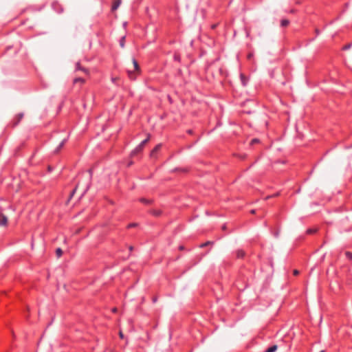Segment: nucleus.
Listing matches in <instances>:
<instances>
[{
    "label": "nucleus",
    "mask_w": 352,
    "mask_h": 352,
    "mask_svg": "<svg viewBox=\"0 0 352 352\" xmlns=\"http://www.w3.org/2000/svg\"><path fill=\"white\" fill-rule=\"evenodd\" d=\"M150 138V135H148V137L142 140L131 153V156H135L138 153L142 151L145 144L148 142Z\"/></svg>",
    "instance_id": "nucleus-1"
},
{
    "label": "nucleus",
    "mask_w": 352,
    "mask_h": 352,
    "mask_svg": "<svg viewBox=\"0 0 352 352\" xmlns=\"http://www.w3.org/2000/svg\"><path fill=\"white\" fill-rule=\"evenodd\" d=\"M239 76L241 85L246 87L249 82V77L245 76L243 73H241Z\"/></svg>",
    "instance_id": "nucleus-2"
},
{
    "label": "nucleus",
    "mask_w": 352,
    "mask_h": 352,
    "mask_svg": "<svg viewBox=\"0 0 352 352\" xmlns=\"http://www.w3.org/2000/svg\"><path fill=\"white\" fill-rule=\"evenodd\" d=\"M91 175H92L91 170H89L88 174H86V177H87L89 182L87 183V184L86 185V186L84 188V193H85L89 188L90 179L91 178Z\"/></svg>",
    "instance_id": "nucleus-3"
},
{
    "label": "nucleus",
    "mask_w": 352,
    "mask_h": 352,
    "mask_svg": "<svg viewBox=\"0 0 352 352\" xmlns=\"http://www.w3.org/2000/svg\"><path fill=\"white\" fill-rule=\"evenodd\" d=\"M75 70L76 71H82V72H85L86 74H89L88 69L82 67L80 65V63H78V62L76 63V64Z\"/></svg>",
    "instance_id": "nucleus-4"
},
{
    "label": "nucleus",
    "mask_w": 352,
    "mask_h": 352,
    "mask_svg": "<svg viewBox=\"0 0 352 352\" xmlns=\"http://www.w3.org/2000/svg\"><path fill=\"white\" fill-rule=\"evenodd\" d=\"M69 139V137H67L65 138H64L61 142L59 144V145L57 146V148H56L55 150V153H58L59 152V151L63 147V146L65 145V144L67 142Z\"/></svg>",
    "instance_id": "nucleus-5"
},
{
    "label": "nucleus",
    "mask_w": 352,
    "mask_h": 352,
    "mask_svg": "<svg viewBox=\"0 0 352 352\" xmlns=\"http://www.w3.org/2000/svg\"><path fill=\"white\" fill-rule=\"evenodd\" d=\"M132 62H133V66H134L135 72H136L138 73H140V66L138 65V61L135 60V58H133L132 59Z\"/></svg>",
    "instance_id": "nucleus-6"
},
{
    "label": "nucleus",
    "mask_w": 352,
    "mask_h": 352,
    "mask_svg": "<svg viewBox=\"0 0 352 352\" xmlns=\"http://www.w3.org/2000/svg\"><path fill=\"white\" fill-rule=\"evenodd\" d=\"M8 223V219L5 215H1L0 219V226H6Z\"/></svg>",
    "instance_id": "nucleus-7"
},
{
    "label": "nucleus",
    "mask_w": 352,
    "mask_h": 352,
    "mask_svg": "<svg viewBox=\"0 0 352 352\" xmlns=\"http://www.w3.org/2000/svg\"><path fill=\"white\" fill-rule=\"evenodd\" d=\"M236 256L238 258H241L245 256V252L243 250H237L236 251Z\"/></svg>",
    "instance_id": "nucleus-8"
},
{
    "label": "nucleus",
    "mask_w": 352,
    "mask_h": 352,
    "mask_svg": "<svg viewBox=\"0 0 352 352\" xmlns=\"http://www.w3.org/2000/svg\"><path fill=\"white\" fill-rule=\"evenodd\" d=\"M120 3H121L120 0H117V1H116L113 3V6H112V8H111L112 10H117V9L118 8V7L120 6Z\"/></svg>",
    "instance_id": "nucleus-9"
},
{
    "label": "nucleus",
    "mask_w": 352,
    "mask_h": 352,
    "mask_svg": "<svg viewBox=\"0 0 352 352\" xmlns=\"http://www.w3.org/2000/svg\"><path fill=\"white\" fill-rule=\"evenodd\" d=\"M278 349V346L276 344H274L271 346H270L265 352H275Z\"/></svg>",
    "instance_id": "nucleus-10"
},
{
    "label": "nucleus",
    "mask_w": 352,
    "mask_h": 352,
    "mask_svg": "<svg viewBox=\"0 0 352 352\" xmlns=\"http://www.w3.org/2000/svg\"><path fill=\"white\" fill-rule=\"evenodd\" d=\"M119 43H120V46L122 47V48H124V46H125V36H123L120 38V41H119Z\"/></svg>",
    "instance_id": "nucleus-11"
},
{
    "label": "nucleus",
    "mask_w": 352,
    "mask_h": 352,
    "mask_svg": "<svg viewBox=\"0 0 352 352\" xmlns=\"http://www.w3.org/2000/svg\"><path fill=\"white\" fill-rule=\"evenodd\" d=\"M85 82V79H83L82 78H76L74 79V83L76 84L78 82H80L82 84H83L84 82Z\"/></svg>",
    "instance_id": "nucleus-12"
},
{
    "label": "nucleus",
    "mask_w": 352,
    "mask_h": 352,
    "mask_svg": "<svg viewBox=\"0 0 352 352\" xmlns=\"http://www.w3.org/2000/svg\"><path fill=\"white\" fill-rule=\"evenodd\" d=\"M129 77L131 80H135L136 78V75L135 74L134 72L132 71H128Z\"/></svg>",
    "instance_id": "nucleus-13"
},
{
    "label": "nucleus",
    "mask_w": 352,
    "mask_h": 352,
    "mask_svg": "<svg viewBox=\"0 0 352 352\" xmlns=\"http://www.w3.org/2000/svg\"><path fill=\"white\" fill-rule=\"evenodd\" d=\"M289 23V20L287 19H282L280 21V25L282 27H285Z\"/></svg>",
    "instance_id": "nucleus-14"
},
{
    "label": "nucleus",
    "mask_w": 352,
    "mask_h": 352,
    "mask_svg": "<svg viewBox=\"0 0 352 352\" xmlns=\"http://www.w3.org/2000/svg\"><path fill=\"white\" fill-rule=\"evenodd\" d=\"M56 254L58 257H60L63 254V251L61 248H58L56 250Z\"/></svg>",
    "instance_id": "nucleus-15"
},
{
    "label": "nucleus",
    "mask_w": 352,
    "mask_h": 352,
    "mask_svg": "<svg viewBox=\"0 0 352 352\" xmlns=\"http://www.w3.org/2000/svg\"><path fill=\"white\" fill-rule=\"evenodd\" d=\"M23 113H20L17 115V122H16V124H17L20 120L23 118Z\"/></svg>",
    "instance_id": "nucleus-16"
},
{
    "label": "nucleus",
    "mask_w": 352,
    "mask_h": 352,
    "mask_svg": "<svg viewBox=\"0 0 352 352\" xmlns=\"http://www.w3.org/2000/svg\"><path fill=\"white\" fill-rule=\"evenodd\" d=\"M345 256L349 260H352V253L350 252H346Z\"/></svg>",
    "instance_id": "nucleus-17"
},
{
    "label": "nucleus",
    "mask_w": 352,
    "mask_h": 352,
    "mask_svg": "<svg viewBox=\"0 0 352 352\" xmlns=\"http://www.w3.org/2000/svg\"><path fill=\"white\" fill-rule=\"evenodd\" d=\"M259 142V140L257 139V138H254L251 140L250 142V145H253L254 144H256V143H258Z\"/></svg>",
    "instance_id": "nucleus-18"
},
{
    "label": "nucleus",
    "mask_w": 352,
    "mask_h": 352,
    "mask_svg": "<svg viewBox=\"0 0 352 352\" xmlns=\"http://www.w3.org/2000/svg\"><path fill=\"white\" fill-rule=\"evenodd\" d=\"M316 232V230H314V229H308L307 230V233L308 234H313V233H315Z\"/></svg>",
    "instance_id": "nucleus-19"
},
{
    "label": "nucleus",
    "mask_w": 352,
    "mask_h": 352,
    "mask_svg": "<svg viewBox=\"0 0 352 352\" xmlns=\"http://www.w3.org/2000/svg\"><path fill=\"white\" fill-rule=\"evenodd\" d=\"M160 146H161V145H160V144L157 145V146L154 148V149L153 150L152 153H153V152H155V151H158V150L160 149Z\"/></svg>",
    "instance_id": "nucleus-20"
},
{
    "label": "nucleus",
    "mask_w": 352,
    "mask_h": 352,
    "mask_svg": "<svg viewBox=\"0 0 352 352\" xmlns=\"http://www.w3.org/2000/svg\"><path fill=\"white\" fill-rule=\"evenodd\" d=\"M136 223H129L128 226H127V228H133V227H135L136 226Z\"/></svg>",
    "instance_id": "nucleus-21"
},
{
    "label": "nucleus",
    "mask_w": 352,
    "mask_h": 352,
    "mask_svg": "<svg viewBox=\"0 0 352 352\" xmlns=\"http://www.w3.org/2000/svg\"><path fill=\"white\" fill-rule=\"evenodd\" d=\"M209 243H210V242H209V241H208V242H206V243H202L201 245H200V247H201V248H204V247L206 246V245H207L208 244H209Z\"/></svg>",
    "instance_id": "nucleus-22"
},
{
    "label": "nucleus",
    "mask_w": 352,
    "mask_h": 352,
    "mask_svg": "<svg viewBox=\"0 0 352 352\" xmlns=\"http://www.w3.org/2000/svg\"><path fill=\"white\" fill-rule=\"evenodd\" d=\"M351 47V45H345L344 47H343V50H348Z\"/></svg>",
    "instance_id": "nucleus-23"
},
{
    "label": "nucleus",
    "mask_w": 352,
    "mask_h": 352,
    "mask_svg": "<svg viewBox=\"0 0 352 352\" xmlns=\"http://www.w3.org/2000/svg\"><path fill=\"white\" fill-rule=\"evenodd\" d=\"M157 297H154V298H153V303H155V302H157Z\"/></svg>",
    "instance_id": "nucleus-24"
},
{
    "label": "nucleus",
    "mask_w": 352,
    "mask_h": 352,
    "mask_svg": "<svg viewBox=\"0 0 352 352\" xmlns=\"http://www.w3.org/2000/svg\"><path fill=\"white\" fill-rule=\"evenodd\" d=\"M141 201H142L144 203H148V201L144 199H141Z\"/></svg>",
    "instance_id": "nucleus-25"
},
{
    "label": "nucleus",
    "mask_w": 352,
    "mask_h": 352,
    "mask_svg": "<svg viewBox=\"0 0 352 352\" xmlns=\"http://www.w3.org/2000/svg\"><path fill=\"white\" fill-rule=\"evenodd\" d=\"M294 274L295 275L298 274V270H294Z\"/></svg>",
    "instance_id": "nucleus-26"
},
{
    "label": "nucleus",
    "mask_w": 352,
    "mask_h": 352,
    "mask_svg": "<svg viewBox=\"0 0 352 352\" xmlns=\"http://www.w3.org/2000/svg\"><path fill=\"white\" fill-rule=\"evenodd\" d=\"M250 212H251L252 214H254V213H255V210H252L250 211Z\"/></svg>",
    "instance_id": "nucleus-27"
},
{
    "label": "nucleus",
    "mask_w": 352,
    "mask_h": 352,
    "mask_svg": "<svg viewBox=\"0 0 352 352\" xmlns=\"http://www.w3.org/2000/svg\"><path fill=\"white\" fill-rule=\"evenodd\" d=\"M76 188L72 191V196L74 194V192H75V191H76Z\"/></svg>",
    "instance_id": "nucleus-28"
},
{
    "label": "nucleus",
    "mask_w": 352,
    "mask_h": 352,
    "mask_svg": "<svg viewBox=\"0 0 352 352\" xmlns=\"http://www.w3.org/2000/svg\"><path fill=\"white\" fill-rule=\"evenodd\" d=\"M116 311H117V309H116V308H113V309H112V311H113V312H116Z\"/></svg>",
    "instance_id": "nucleus-29"
},
{
    "label": "nucleus",
    "mask_w": 352,
    "mask_h": 352,
    "mask_svg": "<svg viewBox=\"0 0 352 352\" xmlns=\"http://www.w3.org/2000/svg\"><path fill=\"white\" fill-rule=\"evenodd\" d=\"M160 212H156V213H155V214L158 215V214H160Z\"/></svg>",
    "instance_id": "nucleus-30"
},
{
    "label": "nucleus",
    "mask_w": 352,
    "mask_h": 352,
    "mask_svg": "<svg viewBox=\"0 0 352 352\" xmlns=\"http://www.w3.org/2000/svg\"><path fill=\"white\" fill-rule=\"evenodd\" d=\"M188 133L191 134L192 133V130H188Z\"/></svg>",
    "instance_id": "nucleus-31"
},
{
    "label": "nucleus",
    "mask_w": 352,
    "mask_h": 352,
    "mask_svg": "<svg viewBox=\"0 0 352 352\" xmlns=\"http://www.w3.org/2000/svg\"><path fill=\"white\" fill-rule=\"evenodd\" d=\"M216 28V25H213L212 26V28H213V29H214V28Z\"/></svg>",
    "instance_id": "nucleus-32"
},
{
    "label": "nucleus",
    "mask_w": 352,
    "mask_h": 352,
    "mask_svg": "<svg viewBox=\"0 0 352 352\" xmlns=\"http://www.w3.org/2000/svg\"><path fill=\"white\" fill-rule=\"evenodd\" d=\"M175 59L178 60V57L177 56H175Z\"/></svg>",
    "instance_id": "nucleus-33"
},
{
    "label": "nucleus",
    "mask_w": 352,
    "mask_h": 352,
    "mask_svg": "<svg viewBox=\"0 0 352 352\" xmlns=\"http://www.w3.org/2000/svg\"><path fill=\"white\" fill-rule=\"evenodd\" d=\"M120 337H121V338H122V337H123V335H122V333H120Z\"/></svg>",
    "instance_id": "nucleus-34"
},
{
    "label": "nucleus",
    "mask_w": 352,
    "mask_h": 352,
    "mask_svg": "<svg viewBox=\"0 0 352 352\" xmlns=\"http://www.w3.org/2000/svg\"><path fill=\"white\" fill-rule=\"evenodd\" d=\"M115 80H116V79L113 78H112V81H113V82H115Z\"/></svg>",
    "instance_id": "nucleus-35"
},
{
    "label": "nucleus",
    "mask_w": 352,
    "mask_h": 352,
    "mask_svg": "<svg viewBox=\"0 0 352 352\" xmlns=\"http://www.w3.org/2000/svg\"><path fill=\"white\" fill-rule=\"evenodd\" d=\"M320 352H324V351H320Z\"/></svg>",
    "instance_id": "nucleus-36"
}]
</instances>
